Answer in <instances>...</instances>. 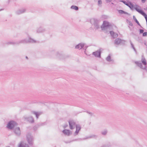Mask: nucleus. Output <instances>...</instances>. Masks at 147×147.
<instances>
[{
    "instance_id": "obj_1",
    "label": "nucleus",
    "mask_w": 147,
    "mask_h": 147,
    "mask_svg": "<svg viewBox=\"0 0 147 147\" xmlns=\"http://www.w3.org/2000/svg\"><path fill=\"white\" fill-rule=\"evenodd\" d=\"M36 41L35 40L29 37L28 40L26 39H24L23 40H21L19 41H17V45H18L21 44H24L27 43H35Z\"/></svg>"
},
{
    "instance_id": "obj_2",
    "label": "nucleus",
    "mask_w": 147,
    "mask_h": 147,
    "mask_svg": "<svg viewBox=\"0 0 147 147\" xmlns=\"http://www.w3.org/2000/svg\"><path fill=\"white\" fill-rule=\"evenodd\" d=\"M128 4L127 5L131 10H134V9H135L139 13L141 14L142 15V14L141 12H143L144 13H146L143 10L137 8V7H135L134 6V5L132 3L129 2V3H128Z\"/></svg>"
},
{
    "instance_id": "obj_3",
    "label": "nucleus",
    "mask_w": 147,
    "mask_h": 147,
    "mask_svg": "<svg viewBox=\"0 0 147 147\" xmlns=\"http://www.w3.org/2000/svg\"><path fill=\"white\" fill-rule=\"evenodd\" d=\"M90 23L94 25L95 28L97 29L100 28L99 21L96 18H92L90 20Z\"/></svg>"
},
{
    "instance_id": "obj_4",
    "label": "nucleus",
    "mask_w": 147,
    "mask_h": 147,
    "mask_svg": "<svg viewBox=\"0 0 147 147\" xmlns=\"http://www.w3.org/2000/svg\"><path fill=\"white\" fill-rule=\"evenodd\" d=\"M27 141L30 146H32L33 144L34 139L31 134L28 133L26 136Z\"/></svg>"
},
{
    "instance_id": "obj_5",
    "label": "nucleus",
    "mask_w": 147,
    "mask_h": 147,
    "mask_svg": "<svg viewBox=\"0 0 147 147\" xmlns=\"http://www.w3.org/2000/svg\"><path fill=\"white\" fill-rule=\"evenodd\" d=\"M17 125V124L16 122L13 121H11L8 122L7 125V127L10 129H12L15 126Z\"/></svg>"
},
{
    "instance_id": "obj_6",
    "label": "nucleus",
    "mask_w": 147,
    "mask_h": 147,
    "mask_svg": "<svg viewBox=\"0 0 147 147\" xmlns=\"http://www.w3.org/2000/svg\"><path fill=\"white\" fill-rule=\"evenodd\" d=\"M125 40H121L120 38H117L115 40L114 44L117 45H119V44L124 45L125 44Z\"/></svg>"
},
{
    "instance_id": "obj_7",
    "label": "nucleus",
    "mask_w": 147,
    "mask_h": 147,
    "mask_svg": "<svg viewBox=\"0 0 147 147\" xmlns=\"http://www.w3.org/2000/svg\"><path fill=\"white\" fill-rule=\"evenodd\" d=\"M109 23L106 21H104L103 22L102 26L101 28L102 30H106L109 28Z\"/></svg>"
},
{
    "instance_id": "obj_8",
    "label": "nucleus",
    "mask_w": 147,
    "mask_h": 147,
    "mask_svg": "<svg viewBox=\"0 0 147 147\" xmlns=\"http://www.w3.org/2000/svg\"><path fill=\"white\" fill-rule=\"evenodd\" d=\"M142 63L145 66L143 68V69L145 70L147 72V64L146 60L145 58L142 56L141 59Z\"/></svg>"
},
{
    "instance_id": "obj_9",
    "label": "nucleus",
    "mask_w": 147,
    "mask_h": 147,
    "mask_svg": "<svg viewBox=\"0 0 147 147\" xmlns=\"http://www.w3.org/2000/svg\"><path fill=\"white\" fill-rule=\"evenodd\" d=\"M92 54L96 57L100 58L101 57V51L99 49L94 52H93Z\"/></svg>"
},
{
    "instance_id": "obj_10",
    "label": "nucleus",
    "mask_w": 147,
    "mask_h": 147,
    "mask_svg": "<svg viewBox=\"0 0 147 147\" xmlns=\"http://www.w3.org/2000/svg\"><path fill=\"white\" fill-rule=\"evenodd\" d=\"M25 120L28 121L30 123H33L34 122V119L32 116L28 117L26 116H24V117Z\"/></svg>"
},
{
    "instance_id": "obj_11",
    "label": "nucleus",
    "mask_w": 147,
    "mask_h": 147,
    "mask_svg": "<svg viewBox=\"0 0 147 147\" xmlns=\"http://www.w3.org/2000/svg\"><path fill=\"white\" fill-rule=\"evenodd\" d=\"M13 131L17 136H19L21 134V131L19 127L15 128Z\"/></svg>"
},
{
    "instance_id": "obj_12",
    "label": "nucleus",
    "mask_w": 147,
    "mask_h": 147,
    "mask_svg": "<svg viewBox=\"0 0 147 147\" xmlns=\"http://www.w3.org/2000/svg\"><path fill=\"white\" fill-rule=\"evenodd\" d=\"M69 126L71 129H73L75 127L76 125V123L73 120H70L69 121Z\"/></svg>"
},
{
    "instance_id": "obj_13",
    "label": "nucleus",
    "mask_w": 147,
    "mask_h": 147,
    "mask_svg": "<svg viewBox=\"0 0 147 147\" xmlns=\"http://www.w3.org/2000/svg\"><path fill=\"white\" fill-rule=\"evenodd\" d=\"M26 9L24 8H22L16 11V13L18 15L22 14L24 13L26 11Z\"/></svg>"
},
{
    "instance_id": "obj_14",
    "label": "nucleus",
    "mask_w": 147,
    "mask_h": 147,
    "mask_svg": "<svg viewBox=\"0 0 147 147\" xmlns=\"http://www.w3.org/2000/svg\"><path fill=\"white\" fill-rule=\"evenodd\" d=\"M85 44L84 43H80L76 46L75 48L76 49L80 50L84 47Z\"/></svg>"
},
{
    "instance_id": "obj_15",
    "label": "nucleus",
    "mask_w": 147,
    "mask_h": 147,
    "mask_svg": "<svg viewBox=\"0 0 147 147\" xmlns=\"http://www.w3.org/2000/svg\"><path fill=\"white\" fill-rule=\"evenodd\" d=\"M46 31V29L42 27H40L36 30V32L37 33H40Z\"/></svg>"
},
{
    "instance_id": "obj_16",
    "label": "nucleus",
    "mask_w": 147,
    "mask_h": 147,
    "mask_svg": "<svg viewBox=\"0 0 147 147\" xmlns=\"http://www.w3.org/2000/svg\"><path fill=\"white\" fill-rule=\"evenodd\" d=\"M18 147H29L28 144L23 141H21L18 145Z\"/></svg>"
},
{
    "instance_id": "obj_17",
    "label": "nucleus",
    "mask_w": 147,
    "mask_h": 147,
    "mask_svg": "<svg viewBox=\"0 0 147 147\" xmlns=\"http://www.w3.org/2000/svg\"><path fill=\"white\" fill-rule=\"evenodd\" d=\"M97 137V136L96 135L94 134L91 135L90 136H86L85 138H83V140H85L92 138H96Z\"/></svg>"
},
{
    "instance_id": "obj_18",
    "label": "nucleus",
    "mask_w": 147,
    "mask_h": 147,
    "mask_svg": "<svg viewBox=\"0 0 147 147\" xmlns=\"http://www.w3.org/2000/svg\"><path fill=\"white\" fill-rule=\"evenodd\" d=\"M111 36L113 37V38H115L117 37L118 36L117 34L115 33L113 31H110L109 32Z\"/></svg>"
},
{
    "instance_id": "obj_19",
    "label": "nucleus",
    "mask_w": 147,
    "mask_h": 147,
    "mask_svg": "<svg viewBox=\"0 0 147 147\" xmlns=\"http://www.w3.org/2000/svg\"><path fill=\"white\" fill-rule=\"evenodd\" d=\"M63 133L65 135L69 136L70 135V131L69 130L64 129L62 131Z\"/></svg>"
},
{
    "instance_id": "obj_20",
    "label": "nucleus",
    "mask_w": 147,
    "mask_h": 147,
    "mask_svg": "<svg viewBox=\"0 0 147 147\" xmlns=\"http://www.w3.org/2000/svg\"><path fill=\"white\" fill-rule=\"evenodd\" d=\"M6 44L9 45L11 44L13 45H18L17 41L16 42H12V41H9L7 42H5Z\"/></svg>"
},
{
    "instance_id": "obj_21",
    "label": "nucleus",
    "mask_w": 147,
    "mask_h": 147,
    "mask_svg": "<svg viewBox=\"0 0 147 147\" xmlns=\"http://www.w3.org/2000/svg\"><path fill=\"white\" fill-rule=\"evenodd\" d=\"M32 113L36 115L37 119L38 118V117L40 115V113L36 112L35 111H32Z\"/></svg>"
},
{
    "instance_id": "obj_22",
    "label": "nucleus",
    "mask_w": 147,
    "mask_h": 147,
    "mask_svg": "<svg viewBox=\"0 0 147 147\" xmlns=\"http://www.w3.org/2000/svg\"><path fill=\"white\" fill-rule=\"evenodd\" d=\"M118 12L120 14H124L127 15H129V14L125 11L122 10H118Z\"/></svg>"
},
{
    "instance_id": "obj_23",
    "label": "nucleus",
    "mask_w": 147,
    "mask_h": 147,
    "mask_svg": "<svg viewBox=\"0 0 147 147\" xmlns=\"http://www.w3.org/2000/svg\"><path fill=\"white\" fill-rule=\"evenodd\" d=\"M135 63H136V64L137 65L138 67H140L141 68H142V69H143L144 67H143V66L142 65V64L141 63L139 62H137V61H136L135 62Z\"/></svg>"
},
{
    "instance_id": "obj_24",
    "label": "nucleus",
    "mask_w": 147,
    "mask_h": 147,
    "mask_svg": "<svg viewBox=\"0 0 147 147\" xmlns=\"http://www.w3.org/2000/svg\"><path fill=\"white\" fill-rule=\"evenodd\" d=\"M111 56L110 54L106 58V60L108 62L112 61L113 62V60L111 59Z\"/></svg>"
},
{
    "instance_id": "obj_25",
    "label": "nucleus",
    "mask_w": 147,
    "mask_h": 147,
    "mask_svg": "<svg viewBox=\"0 0 147 147\" xmlns=\"http://www.w3.org/2000/svg\"><path fill=\"white\" fill-rule=\"evenodd\" d=\"M111 143L109 142L106 144L103 145L101 147H111Z\"/></svg>"
},
{
    "instance_id": "obj_26",
    "label": "nucleus",
    "mask_w": 147,
    "mask_h": 147,
    "mask_svg": "<svg viewBox=\"0 0 147 147\" xmlns=\"http://www.w3.org/2000/svg\"><path fill=\"white\" fill-rule=\"evenodd\" d=\"M133 18L134 20L135 21V22L138 24V25L140 26L142 28V27L141 26V25H140V23L138 22V21L137 19H136V18L135 17V16H133Z\"/></svg>"
},
{
    "instance_id": "obj_27",
    "label": "nucleus",
    "mask_w": 147,
    "mask_h": 147,
    "mask_svg": "<svg viewBox=\"0 0 147 147\" xmlns=\"http://www.w3.org/2000/svg\"><path fill=\"white\" fill-rule=\"evenodd\" d=\"M71 8L72 9H74L76 10H78V7L76 5H72L71 7Z\"/></svg>"
},
{
    "instance_id": "obj_28",
    "label": "nucleus",
    "mask_w": 147,
    "mask_h": 147,
    "mask_svg": "<svg viewBox=\"0 0 147 147\" xmlns=\"http://www.w3.org/2000/svg\"><path fill=\"white\" fill-rule=\"evenodd\" d=\"M107 133V129H105L101 132V134L103 135H106Z\"/></svg>"
},
{
    "instance_id": "obj_29",
    "label": "nucleus",
    "mask_w": 147,
    "mask_h": 147,
    "mask_svg": "<svg viewBox=\"0 0 147 147\" xmlns=\"http://www.w3.org/2000/svg\"><path fill=\"white\" fill-rule=\"evenodd\" d=\"M76 130L78 131H80L81 129L80 126L79 125H76Z\"/></svg>"
},
{
    "instance_id": "obj_30",
    "label": "nucleus",
    "mask_w": 147,
    "mask_h": 147,
    "mask_svg": "<svg viewBox=\"0 0 147 147\" xmlns=\"http://www.w3.org/2000/svg\"><path fill=\"white\" fill-rule=\"evenodd\" d=\"M86 112L88 114H89V115H90V117H92V116H94V113H93L90 112L88 111H86Z\"/></svg>"
},
{
    "instance_id": "obj_31",
    "label": "nucleus",
    "mask_w": 147,
    "mask_h": 147,
    "mask_svg": "<svg viewBox=\"0 0 147 147\" xmlns=\"http://www.w3.org/2000/svg\"><path fill=\"white\" fill-rule=\"evenodd\" d=\"M40 125H37L33 127V129L35 131H36L37 128L39 127Z\"/></svg>"
},
{
    "instance_id": "obj_32",
    "label": "nucleus",
    "mask_w": 147,
    "mask_h": 147,
    "mask_svg": "<svg viewBox=\"0 0 147 147\" xmlns=\"http://www.w3.org/2000/svg\"><path fill=\"white\" fill-rule=\"evenodd\" d=\"M120 2H123L124 4L125 5H126L127 6L128 4V3H127V2H126V1H125L123 0H121L120 1Z\"/></svg>"
},
{
    "instance_id": "obj_33",
    "label": "nucleus",
    "mask_w": 147,
    "mask_h": 147,
    "mask_svg": "<svg viewBox=\"0 0 147 147\" xmlns=\"http://www.w3.org/2000/svg\"><path fill=\"white\" fill-rule=\"evenodd\" d=\"M147 35V32H145L143 33L142 36H146Z\"/></svg>"
},
{
    "instance_id": "obj_34",
    "label": "nucleus",
    "mask_w": 147,
    "mask_h": 147,
    "mask_svg": "<svg viewBox=\"0 0 147 147\" xmlns=\"http://www.w3.org/2000/svg\"><path fill=\"white\" fill-rule=\"evenodd\" d=\"M144 30H142V29H140L139 30V32H140V34H142V33H143L144 32Z\"/></svg>"
},
{
    "instance_id": "obj_35",
    "label": "nucleus",
    "mask_w": 147,
    "mask_h": 147,
    "mask_svg": "<svg viewBox=\"0 0 147 147\" xmlns=\"http://www.w3.org/2000/svg\"><path fill=\"white\" fill-rule=\"evenodd\" d=\"M102 4V1L101 0H99L98 1V4L99 5Z\"/></svg>"
},
{
    "instance_id": "obj_36",
    "label": "nucleus",
    "mask_w": 147,
    "mask_h": 147,
    "mask_svg": "<svg viewBox=\"0 0 147 147\" xmlns=\"http://www.w3.org/2000/svg\"><path fill=\"white\" fill-rule=\"evenodd\" d=\"M129 24L130 26H132L133 25L131 21L129 22Z\"/></svg>"
},
{
    "instance_id": "obj_37",
    "label": "nucleus",
    "mask_w": 147,
    "mask_h": 147,
    "mask_svg": "<svg viewBox=\"0 0 147 147\" xmlns=\"http://www.w3.org/2000/svg\"><path fill=\"white\" fill-rule=\"evenodd\" d=\"M79 131H78V130H76V131L75 132V134L76 135L78 134L79 132Z\"/></svg>"
},
{
    "instance_id": "obj_38",
    "label": "nucleus",
    "mask_w": 147,
    "mask_h": 147,
    "mask_svg": "<svg viewBox=\"0 0 147 147\" xmlns=\"http://www.w3.org/2000/svg\"><path fill=\"white\" fill-rule=\"evenodd\" d=\"M135 7H137V8H140V7L137 4H136L135 5Z\"/></svg>"
},
{
    "instance_id": "obj_39",
    "label": "nucleus",
    "mask_w": 147,
    "mask_h": 147,
    "mask_svg": "<svg viewBox=\"0 0 147 147\" xmlns=\"http://www.w3.org/2000/svg\"><path fill=\"white\" fill-rule=\"evenodd\" d=\"M131 47L132 48H133V47H134V45H133V44L131 42Z\"/></svg>"
},
{
    "instance_id": "obj_40",
    "label": "nucleus",
    "mask_w": 147,
    "mask_h": 147,
    "mask_svg": "<svg viewBox=\"0 0 147 147\" xmlns=\"http://www.w3.org/2000/svg\"><path fill=\"white\" fill-rule=\"evenodd\" d=\"M77 140L78 141H80L82 140H83V138H78L77 139Z\"/></svg>"
},
{
    "instance_id": "obj_41",
    "label": "nucleus",
    "mask_w": 147,
    "mask_h": 147,
    "mask_svg": "<svg viewBox=\"0 0 147 147\" xmlns=\"http://www.w3.org/2000/svg\"><path fill=\"white\" fill-rule=\"evenodd\" d=\"M112 0H106L107 3L111 2Z\"/></svg>"
},
{
    "instance_id": "obj_42",
    "label": "nucleus",
    "mask_w": 147,
    "mask_h": 147,
    "mask_svg": "<svg viewBox=\"0 0 147 147\" xmlns=\"http://www.w3.org/2000/svg\"><path fill=\"white\" fill-rule=\"evenodd\" d=\"M146 0H141L142 2V3H144L146 2Z\"/></svg>"
},
{
    "instance_id": "obj_43",
    "label": "nucleus",
    "mask_w": 147,
    "mask_h": 147,
    "mask_svg": "<svg viewBox=\"0 0 147 147\" xmlns=\"http://www.w3.org/2000/svg\"><path fill=\"white\" fill-rule=\"evenodd\" d=\"M133 49L134 50V51L135 52H136V50L135 48L134 47H133Z\"/></svg>"
},
{
    "instance_id": "obj_44",
    "label": "nucleus",
    "mask_w": 147,
    "mask_h": 147,
    "mask_svg": "<svg viewBox=\"0 0 147 147\" xmlns=\"http://www.w3.org/2000/svg\"><path fill=\"white\" fill-rule=\"evenodd\" d=\"M3 10V9H0V11H1L2 10Z\"/></svg>"
},
{
    "instance_id": "obj_45",
    "label": "nucleus",
    "mask_w": 147,
    "mask_h": 147,
    "mask_svg": "<svg viewBox=\"0 0 147 147\" xmlns=\"http://www.w3.org/2000/svg\"><path fill=\"white\" fill-rule=\"evenodd\" d=\"M74 141H78L77 139H75V140H74Z\"/></svg>"
},
{
    "instance_id": "obj_46",
    "label": "nucleus",
    "mask_w": 147,
    "mask_h": 147,
    "mask_svg": "<svg viewBox=\"0 0 147 147\" xmlns=\"http://www.w3.org/2000/svg\"><path fill=\"white\" fill-rule=\"evenodd\" d=\"M68 125H65V126H64V127L65 128Z\"/></svg>"
},
{
    "instance_id": "obj_47",
    "label": "nucleus",
    "mask_w": 147,
    "mask_h": 147,
    "mask_svg": "<svg viewBox=\"0 0 147 147\" xmlns=\"http://www.w3.org/2000/svg\"><path fill=\"white\" fill-rule=\"evenodd\" d=\"M145 10H147V7H146L145 9Z\"/></svg>"
},
{
    "instance_id": "obj_48",
    "label": "nucleus",
    "mask_w": 147,
    "mask_h": 147,
    "mask_svg": "<svg viewBox=\"0 0 147 147\" xmlns=\"http://www.w3.org/2000/svg\"><path fill=\"white\" fill-rule=\"evenodd\" d=\"M26 58H27V59H28V57L27 56H26Z\"/></svg>"
},
{
    "instance_id": "obj_49",
    "label": "nucleus",
    "mask_w": 147,
    "mask_h": 147,
    "mask_svg": "<svg viewBox=\"0 0 147 147\" xmlns=\"http://www.w3.org/2000/svg\"><path fill=\"white\" fill-rule=\"evenodd\" d=\"M111 4H113V3H111Z\"/></svg>"
},
{
    "instance_id": "obj_50",
    "label": "nucleus",
    "mask_w": 147,
    "mask_h": 147,
    "mask_svg": "<svg viewBox=\"0 0 147 147\" xmlns=\"http://www.w3.org/2000/svg\"><path fill=\"white\" fill-rule=\"evenodd\" d=\"M58 55V56H57V57H59V55Z\"/></svg>"
},
{
    "instance_id": "obj_51",
    "label": "nucleus",
    "mask_w": 147,
    "mask_h": 147,
    "mask_svg": "<svg viewBox=\"0 0 147 147\" xmlns=\"http://www.w3.org/2000/svg\"><path fill=\"white\" fill-rule=\"evenodd\" d=\"M129 28H130V27L129 26Z\"/></svg>"
},
{
    "instance_id": "obj_52",
    "label": "nucleus",
    "mask_w": 147,
    "mask_h": 147,
    "mask_svg": "<svg viewBox=\"0 0 147 147\" xmlns=\"http://www.w3.org/2000/svg\"><path fill=\"white\" fill-rule=\"evenodd\" d=\"M146 101H147V100H146Z\"/></svg>"
}]
</instances>
